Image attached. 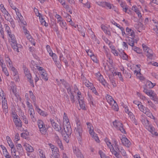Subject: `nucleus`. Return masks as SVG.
<instances>
[{
	"label": "nucleus",
	"instance_id": "nucleus-1",
	"mask_svg": "<svg viewBox=\"0 0 158 158\" xmlns=\"http://www.w3.org/2000/svg\"><path fill=\"white\" fill-rule=\"evenodd\" d=\"M77 126L75 128V133L77 137L78 140H80L82 133V128L81 122L79 120H77L76 122Z\"/></svg>",
	"mask_w": 158,
	"mask_h": 158
},
{
	"label": "nucleus",
	"instance_id": "nucleus-2",
	"mask_svg": "<svg viewBox=\"0 0 158 158\" xmlns=\"http://www.w3.org/2000/svg\"><path fill=\"white\" fill-rule=\"evenodd\" d=\"M142 47L143 50L145 52V54L147 56L148 58L151 60L154 59L155 56L153 53L152 50L149 49L144 44H142Z\"/></svg>",
	"mask_w": 158,
	"mask_h": 158
},
{
	"label": "nucleus",
	"instance_id": "nucleus-3",
	"mask_svg": "<svg viewBox=\"0 0 158 158\" xmlns=\"http://www.w3.org/2000/svg\"><path fill=\"white\" fill-rule=\"evenodd\" d=\"M2 100V107L5 110L8 108L7 103L4 91L0 88V100Z\"/></svg>",
	"mask_w": 158,
	"mask_h": 158
},
{
	"label": "nucleus",
	"instance_id": "nucleus-4",
	"mask_svg": "<svg viewBox=\"0 0 158 158\" xmlns=\"http://www.w3.org/2000/svg\"><path fill=\"white\" fill-rule=\"evenodd\" d=\"M49 145L52 151V154L51 156V158H54L59 157V155L58 153L59 149L58 148L52 145L51 143L49 144Z\"/></svg>",
	"mask_w": 158,
	"mask_h": 158
},
{
	"label": "nucleus",
	"instance_id": "nucleus-5",
	"mask_svg": "<svg viewBox=\"0 0 158 158\" xmlns=\"http://www.w3.org/2000/svg\"><path fill=\"white\" fill-rule=\"evenodd\" d=\"M51 124L52 127L57 131H58L61 133H63V129L60 126L58 127V125L52 119L50 118V119Z\"/></svg>",
	"mask_w": 158,
	"mask_h": 158
},
{
	"label": "nucleus",
	"instance_id": "nucleus-6",
	"mask_svg": "<svg viewBox=\"0 0 158 158\" xmlns=\"http://www.w3.org/2000/svg\"><path fill=\"white\" fill-rule=\"evenodd\" d=\"M67 124L66 125L64 126V130L67 137H69L72 133V130L70 123H67Z\"/></svg>",
	"mask_w": 158,
	"mask_h": 158
},
{
	"label": "nucleus",
	"instance_id": "nucleus-7",
	"mask_svg": "<svg viewBox=\"0 0 158 158\" xmlns=\"http://www.w3.org/2000/svg\"><path fill=\"white\" fill-rule=\"evenodd\" d=\"M96 77L98 80L104 86L105 85L106 82L103 79V76L101 75L99 72L96 74Z\"/></svg>",
	"mask_w": 158,
	"mask_h": 158
},
{
	"label": "nucleus",
	"instance_id": "nucleus-8",
	"mask_svg": "<svg viewBox=\"0 0 158 158\" xmlns=\"http://www.w3.org/2000/svg\"><path fill=\"white\" fill-rule=\"evenodd\" d=\"M123 144L127 147H129L131 145L130 141L126 137H123L121 139Z\"/></svg>",
	"mask_w": 158,
	"mask_h": 158
},
{
	"label": "nucleus",
	"instance_id": "nucleus-9",
	"mask_svg": "<svg viewBox=\"0 0 158 158\" xmlns=\"http://www.w3.org/2000/svg\"><path fill=\"white\" fill-rule=\"evenodd\" d=\"M135 27L139 32H141L144 29V27L143 25L140 22H138L135 25Z\"/></svg>",
	"mask_w": 158,
	"mask_h": 158
},
{
	"label": "nucleus",
	"instance_id": "nucleus-10",
	"mask_svg": "<svg viewBox=\"0 0 158 158\" xmlns=\"http://www.w3.org/2000/svg\"><path fill=\"white\" fill-rule=\"evenodd\" d=\"M55 139L56 142L57 143L60 148L62 150H63L64 149L63 147L61 141V140L60 139L59 137L56 134L55 135Z\"/></svg>",
	"mask_w": 158,
	"mask_h": 158
},
{
	"label": "nucleus",
	"instance_id": "nucleus-11",
	"mask_svg": "<svg viewBox=\"0 0 158 158\" xmlns=\"http://www.w3.org/2000/svg\"><path fill=\"white\" fill-rule=\"evenodd\" d=\"M77 99L78 101L81 108L83 110H85L86 108L85 103L82 98H81L79 96H78Z\"/></svg>",
	"mask_w": 158,
	"mask_h": 158
},
{
	"label": "nucleus",
	"instance_id": "nucleus-12",
	"mask_svg": "<svg viewBox=\"0 0 158 158\" xmlns=\"http://www.w3.org/2000/svg\"><path fill=\"white\" fill-rule=\"evenodd\" d=\"M16 147L19 155L20 156H22L23 154V150L21 145L20 144H18L16 145Z\"/></svg>",
	"mask_w": 158,
	"mask_h": 158
},
{
	"label": "nucleus",
	"instance_id": "nucleus-13",
	"mask_svg": "<svg viewBox=\"0 0 158 158\" xmlns=\"http://www.w3.org/2000/svg\"><path fill=\"white\" fill-rule=\"evenodd\" d=\"M126 40L129 45L132 47H134L135 42L133 38L127 37L126 38Z\"/></svg>",
	"mask_w": 158,
	"mask_h": 158
},
{
	"label": "nucleus",
	"instance_id": "nucleus-14",
	"mask_svg": "<svg viewBox=\"0 0 158 158\" xmlns=\"http://www.w3.org/2000/svg\"><path fill=\"white\" fill-rule=\"evenodd\" d=\"M14 38L15 37H13V38L11 39L12 42V43L11 45L12 47L15 51L19 52V49H18V47H17L16 45V41L14 39Z\"/></svg>",
	"mask_w": 158,
	"mask_h": 158
},
{
	"label": "nucleus",
	"instance_id": "nucleus-15",
	"mask_svg": "<svg viewBox=\"0 0 158 158\" xmlns=\"http://www.w3.org/2000/svg\"><path fill=\"white\" fill-rule=\"evenodd\" d=\"M132 10L136 13L138 15V17L140 18L141 19H142V17L141 14L138 8L136 6H133L132 7Z\"/></svg>",
	"mask_w": 158,
	"mask_h": 158
},
{
	"label": "nucleus",
	"instance_id": "nucleus-16",
	"mask_svg": "<svg viewBox=\"0 0 158 158\" xmlns=\"http://www.w3.org/2000/svg\"><path fill=\"white\" fill-rule=\"evenodd\" d=\"M4 26L5 27L6 31L7 33L11 39H12L13 37H14V36L13 35L11 34V30L10 29V27L8 26V25L5 24Z\"/></svg>",
	"mask_w": 158,
	"mask_h": 158
},
{
	"label": "nucleus",
	"instance_id": "nucleus-17",
	"mask_svg": "<svg viewBox=\"0 0 158 158\" xmlns=\"http://www.w3.org/2000/svg\"><path fill=\"white\" fill-rule=\"evenodd\" d=\"M74 152L76 154L78 158H84L83 156L78 148H76L74 149Z\"/></svg>",
	"mask_w": 158,
	"mask_h": 158
},
{
	"label": "nucleus",
	"instance_id": "nucleus-18",
	"mask_svg": "<svg viewBox=\"0 0 158 158\" xmlns=\"http://www.w3.org/2000/svg\"><path fill=\"white\" fill-rule=\"evenodd\" d=\"M113 125L114 127L117 129L120 128L121 127L123 126V125L119 121L117 122L116 120L113 122Z\"/></svg>",
	"mask_w": 158,
	"mask_h": 158
},
{
	"label": "nucleus",
	"instance_id": "nucleus-19",
	"mask_svg": "<svg viewBox=\"0 0 158 158\" xmlns=\"http://www.w3.org/2000/svg\"><path fill=\"white\" fill-rule=\"evenodd\" d=\"M23 69L24 71V73L27 77V78H30L31 76L29 71L27 68L25 66L23 65Z\"/></svg>",
	"mask_w": 158,
	"mask_h": 158
},
{
	"label": "nucleus",
	"instance_id": "nucleus-20",
	"mask_svg": "<svg viewBox=\"0 0 158 158\" xmlns=\"http://www.w3.org/2000/svg\"><path fill=\"white\" fill-rule=\"evenodd\" d=\"M4 17L6 20L10 22L11 25H13L14 24V22L13 20L9 13L8 14V15H5Z\"/></svg>",
	"mask_w": 158,
	"mask_h": 158
},
{
	"label": "nucleus",
	"instance_id": "nucleus-21",
	"mask_svg": "<svg viewBox=\"0 0 158 158\" xmlns=\"http://www.w3.org/2000/svg\"><path fill=\"white\" fill-rule=\"evenodd\" d=\"M14 122L17 127H22V122L20 119L17 118H15Z\"/></svg>",
	"mask_w": 158,
	"mask_h": 158
},
{
	"label": "nucleus",
	"instance_id": "nucleus-22",
	"mask_svg": "<svg viewBox=\"0 0 158 158\" xmlns=\"http://www.w3.org/2000/svg\"><path fill=\"white\" fill-rule=\"evenodd\" d=\"M24 146L25 147L26 150L29 152H32L34 150L32 147L28 143H26L24 144Z\"/></svg>",
	"mask_w": 158,
	"mask_h": 158
},
{
	"label": "nucleus",
	"instance_id": "nucleus-23",
	"mask_svg": "<svg viewBox=\"0 0 158 158\" xmlns=\"http://www.w3.org/2000/svg\"><path fill=\"white\" fill-rule=\"evenodd\" d=\"M147 129L150 132L152 135H155L156 136L158 134L157 132L155 131V128L151 126H149L147 128Z\"/></svg>",
	"mask_w": 158,
	"mask_h": 158
},
{
	"label": "nucleus",
	"instance_id": "nucleus-24",
	"mask_svg": "<svg viewBox=\"0 0 158 158\" xmlns=\"http://www.w3.org/2000/svg\"><path fill=\"white\" fill-rule=\"evenodd\" d=\"M143 92L150 97L154 93L153 91L151 89H148L146 88H144Z\"/></svg>",
	"mask_w": 158,
	"mask_h": 158
},
{
	"label": "nucleus",
	"instance_id": "nucleus-25",
	"mask_svg": "<svg viewBox=\"0 0 158 158\" xmlns=\"http://www.w3.org/2000/svg\"><path fill=\"white\" fill-rule=\"evenodd\" d=\"M37 16H39V19L40 20V22L41 24L45 27H47L48 26V24L46 23L45 20L42 17V15L40 13H38V15H37Z\"/></svg>",
	"mask_w": 158,
	"mask_h": 158
},
{
	"label": "nucleus",
	"instance_id": "nucleus-26",
	"mask_svg": "<svg viewBox=\"0 0 158 158\" xmlns=\"http://www.w3.org/2000/svg\"><path fill=\"white\" fill-rule=\"evenodd\" d=\"M143 110L144 112H143L146 114L148 117H151V116H153L152 113L147 107H145V109Z\"/></svg>",
	"mask_w": 158,
	"mask_h": 158
},
{
	"label": "nucleus",
	"instance_id": "nucleus-27",
	"mask_svg": "<svg viewBox=\"0 0 158 158\" xmlns=\"http://www.w3.org/2000/svg\"><path fill=\"white\" fill-rule=\"evenodd\" d=\"M126 31L127 35L134 36L135 32L131 29L127 27L126 29Z\"/></svg>",
	"mask_w": 158,
	"mask_h": 158
},
{
	"label": "nucleus",
	"instance_id": "nucleus-28",
	"mask_svg": "<svg viewBox=\"0 0 158 158\" xmlns=\"http://www.w3.org/2000/svg\"><path fill=\"white\" fill-rule=\"evenodd\" d=\"M156 85L155 83H153L150 81H148L146 84V86L147 88L149 89L153 88Z\"/></svg>",
	"mask_w": 158,
	"mask_h": 158
},
{
	"label": "nucleus",
	"instance_id": "nucleus-29",
	"mask_svg": "<svg viewBox=\"0 0 158 158\" xmlns=\"http://www.w3.org/2000/svg\"><path fill=\"white\" fill-rule=\"evenodd\" d=\"M6 62L7 66L10 69L13 67L12 62H11L10 58L8 57H7L6 58Z\"/></svg>",
	"mask_w": 158,
	"mask_h": 158
},
{
	"label": "nucleus",
	"instance_id": "nucleus-30",
	"mask_svg": "<svg viewBox=\"0 0 158 158\" xmlns=\"http://www.w3.org/2000/svg\"><path fill=\"white\" fill-rule=\"evenodd\" d=\"M114 76H109V78L111 82V83H112L113 86L114 87H115L116 86V83L115 81V80L113 78Z\"/></svg>",
	"mask_w": 158,
	"mask_h": 158
},
{
	"label": "nucleus",
	"instance_id": "nucleus-31",
	"mask_svg": "<svg viewBox=\"0 0 158 158\" xmlns=\"http://www.w3.org/2000/svg\"><path fill=\"white\" fill-rule=\"evenodd\" d=\"M141 69H139V70L138 71L135 70L134 71V73H136V75H137V77H139V79L140 80H143L144 79V78L143 76H141L140 75L141 73H140Z\"/></svg>",
	"mask_w": 158,
	"mask_h": 158
},
{
	"label": "nucleus",
	"instance_id": "nucleus-32",
	"mask_svg": "<svg viewBox=\"0 0 158 158\" xmlns=\"http://www.w3.org/2000/svg\"><path fill=\"white\" fill-rule=\"evenodd\" d=\"M39 129L40 132L43 135H45L47 133V129L45 126Z\"/></svg>",
	"mask_w": 158,
	"mask_h": 158
},
{
	"label": "nucleus",
	"instance_id": "nucleus-33",
	"mask_svg": "<svg viewBox=\"0 0 158 158\" xmlns=\"http://www.w3.org/2000/svg\"><path fill=\"white\" fill-rule=\"evenodd\" d=\"M47 76H48V74L45 72V71L44 72H42L41 73V78L43 79H44V80H45L46 81L48 80V77Z\"/></svg>",
	"mask_w": 158,
	"mask_h": 158
},
{
	"label": "nucleus",
	"instance_id": "nucleus-34",
	"mask_svg": "<svg viewBox=\"0 0 158 158\" xmlns=\"http://www.w3.org/2000/svg\"><path fill=\"white\" fill-rule=\"evenodd\" d=\"M80 2L84 4L87 8H89L90 7V5L88 3V0H79Z\"/></svg>",
	"mask_w": 158,
	"mask_h": 158
},
{
	"label": "nucleus",
	"instance_id": "nucleus-35",
	"mask_svg": "<svg viewBox=\"0 0 158 158\" xmlns=\"http://www.w3.org/2000/svg\"><path fill=\"white\" fill-rule=\"evenodd\" d=\"M119 55L123 60H127L128 58L127 56L123 52L120 53Z\"/></svg>",
	"mask_w": 158,
	"mask_h": 158
},
{
	"label": "nucleus",
	"instance_id": "nucleus-36",
	"mask_svg": "<svg viewBox=\"0 0 158 158\" xmlns=\"http://www.w3.org/2000/svg\"><path fill=\"white\" fill-rule=\"evenodd\" d=\"M151 99L156 102H158V98L156 94L154 93L150 97Z\"/></svg>",
	"mask_w": 158,
	"mask_h": 158
},
{
	"label": "nucleus",
	"instance_id": "nucleus-37",
	"mask_svg": "<svg viewBox=\"0 0 158 158\" xmlns=\"http://www.w3.org/2000/svg\"><path fill=\"white\" fill-rule=\"evenodd\" d=\"M37 122L39 128L45 126L43 122L41 120H38Z\"/></svg>",
	"mask_w": 158,
	"mask_h": 158
},
{
	"label": "nucleus",
	"instance_id": "nucleus-38",
	"mask_svg": "<svg viewBox=\"0 0 158 158\" xmlns=\"http://www.w3.org/2000/svg\"><path fill=\"white\" fill-rule=\"evenodd\" d=\"M63 57V55L62 54H60V60H62V61L64 63L65 66L67 67L69 66V64L67 60L65 58H63L62 59V58Z\"/></svg>",
	"mask_w": 158,
	"mask_h": 158
},
{
	"label": "nucleus",
	"instance_id": "nucleus-39",
	"mask_svg": "<svg viewBox=\"0 0 158 158\" xmlns=\"http://www.w3.org/2000/svg\"><path fill=\"white\" fill-rule=\"evenodd\" d=\"M78 30L80 32L81 35L83 37H85V28H80L78 27Z\"/></svg>",
	"mask_w": 158,
	"mask_h": 158
},
{
	"label": "nucleus",
	"instance_id": "nucleus-40",
	"mask_svg": "<svg viewBox=\"0 0 158 158\" xmlns=\"http://www.w3.org/2000/svg\"><path fill=\"white\" fill-rule=\"evenodd\" d=\"M125 111L126 113H127L130 117L131 116L132 118H133L134 116L133 115V114L132 112L129 111L128 107H127L125 108ZM130 118H131V117H130Z\"/></svg>",
	"mask_w": 158,
	"mask_h": 158
},
{
	"label": "nucleus",
	"instance_id": "nucleus-41",
	"mask_svg": "<svg viewBox=\"0 0 158 158\" xmlns=\"http://www.w3.org/2000/svg\"><path fill=\"white\" fill-rule=\"evenodd\" d=\"M14 10L16 13V14L18 16V17L19 18V20H20V21H21V18L22 17L23 18L22 16L21 15L20 13L19 12V9L17 8H15L14 9Z\"/></svg>",
	"mask_w": 158,
	"mask_h": 158
},
{
	"label": "nucleus",
	"instance_id": "nucleus-42",
	"mask_svg": "<svg viewBox=\"0 0 158 158\" xmlns=\"http://www.w3.org/2000/svg\"><path fill=\"white\" fill-rule=\"evenodd\" d=\"M112 106V108L113 109L116 111H118V105L116 102L112 104V106Z\"/></svg>",
	"mask_w": 158,
	"mask_h": 158
},
{
	"label": "nucleus",
	"instance_id": "nucleus-43",
	"mask_svg": "<svg viewBox=\"0 0 158 158\" xmlns=\"http://www.w3.org/2000/svg\"><path fill=\"white\" fill-rule=\"evenodd\" d=\"M99 154L101 158H110L109 156H106L101 150L99 151Z\"/></svg>",
	"mask_w": 158,
	"mask_h": 158
},
{
	"label": "nucleus",
	"instance_id": "nucleus-44",
	"mask_svg": "<svg viewBox=\"0 0 158 158\" xmlns=\"http://www.w3.org/2000/svg\"><path fill=\"white\" fill-rule=\"evenodd\" d=\"M101 28L103 31L104 32L107 34L109 35L110 34V32L109 31H107V27L105 26L102 25H101Z\"/></svg>",
	"mask_w": 158,
	"mask_h": 158
},
{
	"label": "nucleus",
	"instance_id": "nucleus-45",
	"mask_svg": "<svg viewBox=\"0 0 158 158\" xmlns=\"http://www.w3.org/2000/svg\"><path fill=\"white\" fill-rule=\"evenodd\" d=\"M120 6L122 7L123 10L125 12H127L128 8L125 4L124 3H122L120 4Z\"/></svg>",
	"mask_w": 158,
	"mask_h": 158
},
{
	"label": "nucleus",
	"instance_id": "nucleus-46",
	"mask_svg": "<svg viewBox=\"0 0 158 158\" xmlns=\"http://www.w3.org/2000/svg\"><path fill=\"white\" fill-rule=\"evenodd\" d=\"M10 69L13 71V75L14 76L18 75V72L17 71L16 69L14 67H13Z\"/></svg>",
	"mask_w": 158,
	"mask_h": 158
},
{
	"label": "nucleus",
	"instance_id": "nucleus-47",
	"mask_svg": "<svg viewBox=\"0 0 158 158\" xmlns=\"http://www.w3.org/2000/svg\"><path fill=\"white\" fill-rule=\"evenodd\" d=\"M96 3L98 5L102 6V7H105V6H106V2H96Z\"/></svg>",
	"mask_w": 158,
	"mask_h": 158
},
{
	"label": "nucleus",
	"instance_id": "nucleus-48",
	"mask_svg": "<svg viewBox=\"0 0 158 158\" xmlns=\"http://www.w3.org/2000/svg\"><path fill=\"white\" fill-rule=\"evenodd\" d=\"M114 75H118V76L119 78H120V80L122 81H123V78L122 77V76L120 73L118 72L117 73H114L113 74V76H114Z\"/></svg>",
	"mask_w": 158,
	"mask_h": 158
},
{
	"label": "nucleus",
	"instance_id": "nucleus-49",
	"mask_svg": "<svg viewBox=\"0 0 158 158\" xmlns=\"http://www.w3.org/2000/svg\"><path fill=\"white\" fill-rule=\"evenodd\" d=\"M2 71L4 73L5 75L7 76H8L9 75V73L6 68L5 67H2Z\"/></svg>",
	"mask_w": 158,
	"mask_h": 158
},
{
	"label": "nucleus",
	"instance_id": "nucleus-50",
	"mask_svg": "<svg viewBox=\"0 0 158 158\" xmlns=\"http://www.w3.org/2000/svg\"><path fill=\"white\" fill-rule=\"evenodd\" d=\"M60 24L62 28H64L66 30L67 29V27H66V24L65 22H60Z\"/></svg>",
	"mask_w": 158,
	"mask_h": 158
},
{
	"label": "nucleus",
	"instance_id": "nucleus-51",
	"mask_svg": "<svg viewBox=\"0 0 158 158\" xmlns=\"http://www.w3.org/2000/svg\"><path fill=\"white\" fill-rule=\"evenodd\" d=\"M16 91V86H11V89L10 90L11 92H12L15 95Z\"/></svg>",
	"mask_w": 158,
	"mask_h": 158
},
{
	"label": "nucleus",
	"instance_id": "nucleus-52",
	"mask_svg": "<svg viewBox=\"0 0 158 158\" xmlns=\"http://www.w3.org/2000/svg\"><path fill=\"white\" fill-rule=\"evenodd\" d=\"M19 140V137L18 133H16L15 138V142L17 143V142Z\"/></svg>",
	"mask_w": 158,
	"mask_h": 158
},
{
	"label": "nucleus",
	"instance_id": "nucleus-53",
	"mask_svg": "<svg viewBox=\"0 0 158 158\" xmlns=\"http://www.w3.org/2000/svg\"><path fill=\"white\" fill-rule=\"evenodd\" d=\"M93 138L98 143H99L100 141V140L99 139V138L97 136V135H93Z\"/></svg>",
	"mask_w": 158,
	"mask_h": 158
},
{
	"label": "nucleus",
	"instance_id": "nucleus-54",
	"mask_svg": "<svg viewBox=\"0 0 158 158\" xmlns=\"http://www.w3.org/2000/svg\"><path fill=\"white\" fill-rule=\"evenodd\" d=\"M139 109L142 112H144V110L145 109V106L143 105L140 104V105L138 107Z\"/></svg>",
	"mask_w": 158,
	"mask_h": 158
},
{
	"label": "nucleus",
	"instance_id": "nucleus-55",
	"mask_svg": "<svg viewBox=\"0 0 158 158\" xmlns=\"http://www.w3.org/2000/svg\"><path fill=\"white\" fill-rule=\"evenodd\" d=\"M88 100L90 102H91L92 104L93 103V99L92 96L90 95L89 94H88Z\"/></svg>",
	"mask_w": 158,
	"mask_h": 158
},
{
	"label": "nucleus",
	"instance_id": "nucleus-56",
	"mask_svg": "<svg viewBox=\"0 0 158 158\" xmlns=\"http://www.w3.org/2000/svg\"><path fill=\"white\" fill-rule=\"evenodd\" d=\"M114 25L116 26L117 27L119 28L121 31H123V30H124V28L121 27H120V25L119 24H118L114 22V23H113Z\"/></svg>",
	"mask_w": 158,
	"mask_h": 158
},
{
	"label": "nucleus",
	"instance_id": "nucleus-57",
	"mask_svg": "<svg viewBox=\"0 0 158 158\" xmlns=\"http://www.w3.org/2000/svg\"><path fill=\"white\" fill-rule=\"evenodd\" d=\"M118 149L119 151V152H121V153L123 156H125L126 155V153L124 149H121L120 150L118 148Z\"/></svg>",
	"mask_w": 158,
	"mask_h": 158
},
{
	"label": "nucleus",
	"instance_id": "nucleus-58",
	"mask_svg": "<svg viewBox=\"0 0 158 158\" xmlns=\"http://www.w3.org/2000/svg\"><path fill=\"white\" fill-rule=\"evenodd\" d=\"M27 104L29 108L31 109V110H33V108L32 107V105L28 101H27Z\"/></svg>",
	"mask_w": 158,
	"mask_h": 158
},
{
	"label": "nucleus",
	"instance_id": "nucleus-59",
	"mask_svg": "<svg viewBox=\"0 0 158 158\" xmlns=\"http://www.w3.org/2000/svg\"><path fill=\"white\" fill-rule=\"evenodd\" d=\"M46 48L48 50V52L49 53V55H51V54H52V52L50 49V46L48 45H47Z\"/></svg>",
	"mask_w": 158,
	"mask_h": 158
},
{
	"label": "nucleus",
	"instance_id": "nucleus-60",
	"mask_svg": "<svg viewBox=\"0 0 158 158\" xmlns=\"http://www.w3.org/2000/svg\"><path fill=\"white\" fill-rule=\"evenodd\" d=\"M31 77L30 78H27L28 79V81L30 82V83L31 84L32 86L33 87H34V85L33 82V81L31 80Z\"/></svg>",
	"mask_w": 158,
	"mask_h": 158
},
{
	"label": "nucleus",
	"instance_id": "nucleus-61",
	"mask_svg": "<svg viewBox=\"0 0 158 158\" xmlns=\"http://www.w3.org/2000/svg\"><path fill=\"white\" fill-rule=\"evenodd\" d=\"M37 67L38 70L41 71L40 73H41L42 72H45V70L44 69L43 67H39L38 66H37Z\"/></svg>",
	"mask_w": 158,
	"mask_h": 158
},
{
	"label": "nucleus",
	"instance_id": "nucleus-62",
	"mask_svg": "<svg viewBox=\"0 0 158 158\" xmlns=\"http://www.w3.org/2000/svg\"><path fill=\"white\" fill-rule=\"evenodd\" d=\"M50 55L52 57V58L54 61H55V60H56V55L55 53H53L52 52V54H51V55Z\"/></svg>",
	"mask_w": 158,
	"mask_h": 158
},
{
	"label": "nucleus",
	"instance_id": "nucleus-63",
	"mask_svg": "<svg viewBox=\"0 0 158 158\" xmlns=\"http://www.w3.org/2000/svg\"><path fill=\"white\" fill-rule=\"evenodd\" d=\"M86 124L87 126L90 129H93V127L91 124L89 122H87L86 123Z\"/></svg>",
	"mask_w": 158,
	"mask_h": 158
},
{
	"label": "nucleus",
	"instance_id": "nucleus-64",
	"mask_svg": "<svg viewBox=\"0 0 158 158\" xmlns=\"http://www.w3.org/2000/svg\"><path fill=\"white\" fill-rule=\"evenodd\" d=\"M112 52L114 54V55L117 56L118 55V53L117 50L114 49H112Z\"/></svg>",
	"mask_w": 158,
	"mask_h": 158
}]
</instances>
